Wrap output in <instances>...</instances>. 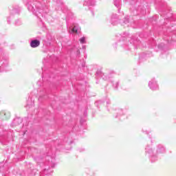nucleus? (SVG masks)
<instances>
[{
    "label": "nucleus",
    "mask_w": 176,
    "mask_h": 176,
    "mask_svg": "<svg viewBox=\"0 0 176 176\" xmlns=\"http://www.w3.org/2000/svg\"><path fill=\"white\" fill-rule=\"evenodd\" d=\"M0 118L6 120L10 118V113L6 111H1L0 112Z\"/></svg>",
    "instance_id": "f257e3e1"
},
{
    "label": "nucleus",
    "mask_w": 176,
    "mask_h": 176,
    "mask_svg": "<svg viewBox=\"0 0 176 176\" xmlns=\"http://www.w3.org/2000/svg\"><path fill=\"white\" fill-rule=\"evenodd\" d=\"M41 45V42L38 40H33L30 43L31 47H38Z\"/></svg>",
    "instance_id": "f03ea898"
},
{
    "label": "nucleus",
    "mask_w": 176,
    "mask_h": 176,
    "mask_svg": "<svg viewBox=\"0 0 176 176\" xmlns=\"http://www.w3.org/2000/svg\"><path fill=\"white\" fill-rule=\"evenodd\" d=\"M80 43H85L86 38L85 37H82L81 38H80Z\"/></svg>",
    "instance_id": "7ed1b4c3"
},
{
    "label": "nucleus",
    "mask_w": 176,
    "mask_h": 176,
    "mask_svg": "<svg viewBox=\"0 0 176 176\" xmlns=\"http://www.w3.org/2000/svg\"><path fill=\"white\" fill-rule=\"evenodd\" d=\"M72 32H75L76 34H78V30H76V28L74 27V28L72 29Z\"/></svg>",
    "instance_id": "20e7f679"
}]
</instances>
